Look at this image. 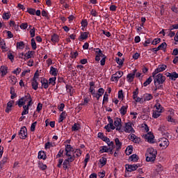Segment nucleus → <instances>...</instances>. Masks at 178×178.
I'll list each match as a JSON object with an SVG mask.
<instances>
[{"mask_svg": "<svg viewBox=\"0 0 178 178\" xmlns=\"http://www.w3.org/2000/svg\"><path fill=\"white\" fill-rule=\"evenodd\" d=\"M169 140L166 138H161L158 141V145L162 149H166L169 147Z\"/></svg>", "mask_w": 178, "mask_h": 178, "instance_id": "obj_5", "label": "nucleus"}, {"mask_svg": "<svg viewBox=\"0 0 178 178\" xmlns=\"http://www.w3.org/2000/svg\"><path fill=\"white\" fill-rule=\"evenodd\" d=\"M38 159H43V161H45V159H47V154H45V152L40 151L38 152Z\"/></svg>", "mask_w": 178, "mask_h": 178, "instance_id": "obj_29", "label": "nucleus"}, {"mask_svg": "<svg viewBox=\"0 0 178 178\" xmlns=\"http://www.w3.org/2000/svg\"><path fill=\"white\" fill-rule=\"evenodd\" d=\"M114 127L118 131L122 130V119L119 118L114 119Z\"/></svg>", "mask_w": 178, "mask_h": 178, "instance_id": "obj_10", "label": "nucleus"}, {"mask_svg": "<svg viewBox=\"0 0 178 178\" xmlns=\"http://www.w3.org/2000/svg\"><path fill=\"white\" fill-rule=\"evenodd\" d=\"M88 161H90V154H87L86 155L85 160H84V163H85L84 168L87 166V164L88 163Z\"/></svg>", "mask_w": 178, "mask_h": 178, "instance_id": "obj_57", "label": "nucleus"}, {"mask_svg": "<svg viewBox=\"0 0 178 178\" xmlns=\"http://www.w3.org/2000/svg\"><path fill=\"white\" fill-rule=\"evenodd\" d=\"M136 72H137V69H134L133 70V73H129L127 76V80L128 83H133L134 81V77H136Z\"/></svg>", "mask_w": 178, "mask_h": 178, "instance_id": "obj_11", "label": "nucleus"}, {"mask_svg": "<svg viewBox=\"0 0 178 178\" xmlns=\"http://www.w3.org/2000/svg\"><path fill=\"white\" fill-rule=\"evenodd\" d=\"M16 45L17 49H24V42H18Z\"/></svg>", "mask_w": 178, "mask_h": 178, "instance_id": "obj_46", "label": "nucleus"}, {"mask_svg": "<svg viewBox=\"0 0 178 178\" xmlns=\"http://www.w3.org/2000/svg\"><path fill=\"white\" fill-rule=\"evenodd\" d=\"M97 101H99V98H101V97L102 95H104V93L105 92V90L102 88H100L98 89L97 90Z\"/></svg>", "mask_w": 178, "mask_h": 178, "instance_id": "obj_34", "label": "nucleus"}, {"mask_svg": "<svg viewBox=\"0 0 178 178\" xmlns=\"http://www.w3.org/2000/svg\"><path fill=\"white\" fill-rule=\"evenodd\" d=\"M101 166H105V165H106V162H107V159H106V157H101L99 161Z\"/></svg>", "mask_w": 178, "mask_h": 178, "instance_id": "obj_43", "label": "nucleus"}, {"mask_svg": "<svg viewBox=\"0 0 178 178\" xmlns=\"http://www.w3.org/2000/svg\"><path fill=\"white\" fill-rule=\"evenodd\" d=\"M129 108V106H122L121 108L120 109V113L122 116H124L127 113V109Z\"/></svg>", "mask_w": 178, "mask_h": 178, "instance_id": "obj_27", "label": "nucleus"}, {"mask_svg": "<svg viewBox=\"0 0 178 178\" xmlns=\"http://www.w3.org/2000/svg\"><path fill=\"white\" fill-rule=\"evenodd\" d=\"M129 140H131V141H133V143H134L135 144H140L141 141V139L135 134H131L129 136Z\"/></svg>", "mask_w": 178, "mask_h": 178, "instance_id": "obj_15", "label": "nucleus"}, {"mask_svg": "<svg viewBox=\"0 0 178 178\" xmlns=\"http://www.w3.org/2000/svg\"><path fill=\"white\" fill-rule=\"evenodd\" d=\"M90 35V32H81L80 35L79 36V38L81 41H83V40H87Z\"/></svg>", "mask_w": 178, "mask_h": 178, "instance_id": "obj_16", "label": "nucleus"}, {"mask_svg": "<svg viewBox=\"0 0 178 178\" xmlns=\"http://www.w3.org/2000/svg\"><path fill=\"white\" fill-rule=\"evenodd\" d=\"M33 56H34V51H29L24 54V60H27V59H31V58H33Z\"/></svg>", "mask_w": 178, "mask_h": 178, "instance_id": "obj_23", "label": "nucleus"}, {"mask_svg": "<svg viewBox=\"0 0 178 178\" xmlns=\"http://www.w3.org/2000/svg\"><path fill=\"white\" fill-rule=\"evenodd\" d=\"M7 56L8 59H10L11 62H13L15 60V55H13L12 53L10 52L7 53Z\"/></svg>", "mask_w": 178, "mask_h": 178, "instance_id": "obj_54", "label": "nucleus"}, {"mask_svg": "<svg viewBox=\"0 0 178 178\" xmlns=\"http://www.w3.org/2000/svg\"><path fill=\"white\" fill-rule=\"evenodd\" d=\"M29 106H26V105L23 106L24 110L22 113V116H24V115H29Z\"/></svg>", "mask_w": 178, "mask_h": 178, "instance_id": "obj_47", "label": "nucleus"}, {"mask_svg": "<svg viewBox=\"0 0 178 178\" xmlns=\"http://www.w3.org/2000/svg\"><path fill=\"white\" fill-rule=\"evenodd\" d=\"M0 72H1V77H4V76H6L8 74V67L5 65H2L0 67Z\"/></svg>", "mask_w": 178, "mask_h": 178, "instance_id": "obj_21", "label": "nucleus"}, {"mask_svg": "<svg viewBox=\"0 0 178 178\" xmlns=\"http://www.w3.org/2000/svg\"><path fill=\"white\" fill-rule=\"evenodd\" d=\"M26 102H27L26 106H31V102H33V99L31 98L30 94H27L22 98L19 99V100L17 102V104L18 105L19 108H22V106L26 105Z\"/></svg>", "mask_w": 178, "mask_h": 178, "instance_id": "obj_3", "label": "nucleus"}, {"mask_svg": "<svg viewBox=\"0 0 178 178\" xmlns=\"http://www.w3.org/2000/svg\"><path fill=\"white\" fill-rule=\"evenodd\" d=\"M94 51L95 52V60L96 62H99L101 60V58H104L105 55L102 53V50H101L99 48L94 49Z\"/></svg>", "mask_w": 178, "mask_h": 178, "instance_id": "obj_9", "label": "nucleus"}, {"mask_svg": "<svg viewBox=\"0 0 178 178\" xmlns=\"http://www.w3.org/2000/svg\"><path fill=\"white\" fill-rule=\"evenodd\" d=\"M135 77H136V79H143L144 77V74L140 72H136L135 73Z\"/></svg>", "mask_w": 178, "mask_h": 178, "instance_id": "obj_53", "label": "nucleus"}, {"mask_svg": "<svg viewBox=\"0 0 178 178\" xmlns=\"http://www.w3.org/2000/svg\"><path fill=\"white\" fill-rule=\"evenodd\" d=\"M152 98H154V97L152 96V94H149V93H145L143 95L144 101H151V99H152Z\"/></svg>", "mask_w": 178, "mask_h": 178, "instance_id": "obj_35", "label": "nucleus"}, {"mask_svg": "<svg viewBox=\"0 0 178 178\" xmlns=\"http://www.w3.org/2000/svg\"><path fill=\"white\" fill-rule=\"evenodd\" d=\"M156 149L149 147L147 149L145 156L147 162H154L156 159Z\"/></svg>", "mask_w": 178, "mask_h": 178, "instance_id": "obj_4", "label": "nucleus"}, {"mask_svg": "<svg viewBox=\"0 0 178 178\" xmlns=\"http://www.w3.org/2000/svg\"><path fill=\"white\" fill-rule=\"evenodd\" d=\"M161 42V38H155L154 40H152V45H156Z\"/></svg>", "mask_w": 178, "mask_h": 178, "instance_id": "obj_61", "label": "nucleus"}, {"mask_svg": "<svg viewBox=\"0 0 178 178\" xmlns=\"http://www.w3.org/2000/svg\"><path fill=\"white\" fill-rule=\"evenodd\" d=\"M50 74L54 76V77H56L58 76V69L54 67H50Z\"/></svg>", "mask_w": 178, "mask_h": 178, "instance_id": "obj_32", "label": "nucleus"}, {"mask_svg": "<svg viewBox=\"0 0 178 178\" xmlns=\"http://www.w3.org/2000/svg\"><path fill=\"white\" fill-rule=\"evenodd\" d=\"M166 70V65H159V67L152 72V76H156L160 72Z\"/></svg>", "mask_w": 178, "mask_h": 178, "instance_id": "obj_14", "label": "nucleus"}, {"mask_svg": "<svg viewBox=\"0 0 178 178\" xmlns=\"http://www.w3.org/2000/svg\"><path fill=\"white\" fill-rule=\"evenodd\" d=\"M37 127V122H35L31 125V131H35V127Z\"/></svg>", "mask_w": 178, "mask_h": 178, "instance_id": "obj_62", "label": "nucleus"}, {"mask_svg": "<svg viewBox=\"0 0 178 178\" xmlns=\"http://www.w3.org/2000/svg\"><path fill=\"white\" fill-rule=\"evenodd\" d=\"M140 164H132V165H127L126 166V169L128 172H134L138 169Z\"/></svg>", "mask_w": 178, "mask_h": 178, "instance_id": "obj_13", "label": "nucleus"}, {"mask_svg": "<svg viewBox=\"0 0 178 178\" xmlns=\"http://www.w3.org/2000/svg\"><path fill=\"white\" fill-rule=\"evenodd\" d=\"M67 116V113H66V111H63L60 115V117L58 119V123H62V122H63V120L66 119Z\"/></svg>", "mask_w": 178, "mask_h": 178, "instance_id": "obj_24", "label": "nucleus"}, {"mask_svg": "<svg viewBox=\"0 0 178 178\" xmlns=\"http://www.w3.org/2000/svg\"><path fill=\"white\" fill-rule=\"evenodd\" d=\"M90 101H91V96L85 97H83V101H82L81 103L79 104V105L81 106H88Z\"/></svg>", "mask_w": 178, "mask_h": 178, "instance_id": "obj_17", "label": "nucleus"}, {"mask_svg": "<svg viewBox=\"0 0 178 178\" xmlns=\"http://www.w3.org/2000/svg\"><path fill=\"white\" fill-rule=\"evenodd\" d=\"M47 81L49 82V86H55V84H56V76L49 78Z\"/></svg>", "mask_w": 178, "mask_h": 178, "instance_id": "obj_36", "label": "nucleus"}, {"mask_svg": "<svg viewBox=\"0 0 178 178\" xmlns=\"http://www.w3.org/2000/svg\"><path fill=\"white\" fill-rule=\"evenodd\" d=\"M63 152L64 150L63 149H60L56 155V158H61V156H63Z\"/></svg>", "mask_w": 178, "mask_h": 178, "instance_id": "obj_64", "label": "nucleus"}, {"mask_svg": "<svg viewBox=\"0 0 178 178\" xmlns=\"http://www.w3.org/2000/svg\"><path fill=\"white\" fill-rule=\"evenodd\" d=\"M40 83L42 84V88H44V90H47L48 87H49V83L48 82V79L44 78L40 81Z\"/></svg>", "mask_w": 178, "mask_h": 178, "instance_id": "obj_20", "label": "nucleus"}, {"mask_svg": "<svg viewBox=\"0 0 178 178\" xmlns=\"http://www.w3.org/2000/svg\"><path fill=\"white\" fill-rule=\"evenodd\" d=\"M20 72H22V68L17 67L13 71V74H16V76H17L18 74H20Z\"/></svg>", "mask_w": 178, "mask_h": 178, "instance_id": "obj_59", "label": "nucleus"}, {"mask_svg": "<svg viewBox=\"0 0 178 178\" xmlns=\"http://www.w3.org/2000/svg\"><path fill=\"white\" fill-rule=\"evenodd\" d=\"M31 47H32V49L33 50L37 49V43H35V40H34V38L31 39Z\"/></svg>", "mask_w": 178, "mask_h": 178, "instance_id": "obj_55", "label": "nucleus"}, {"mask_svg": "<svg viewBox=\"0 0 178 178\" xmlns=\"http://www.w3.org/2000/svg\"><path fill=\"white\" fill-rule=\"evenodd\" d=\"M156 102L152 111V118H154V119H158L163 113V107L161 105L159 101L156 100Z\"/></svg>", "mask_w": 178, "mask_h": 178, "instance_id": "obj_2", "label": "nucleus"}, {"mask_svg": "<svg viewBox=\"0 0 178 178\" xmlns=\"http://www.w3.org/2000/svg\"><path fill=\"white\" fill-rule=\"evenodd\" d=\"M108 151H109V148H108V146H102L99 150V152L101 154H104V152H108Z\"/></svg>", "mask_w": 178, "mask_h": 178, "instance_id": "obj_51", "label": "nucleus"}, {"mask_svg": "<svg viewBox=\"0 0 178 178\" xmlns=\"http://www.w3.org/2000/svg\"><path fill=\"white\" fill-rule=\"evenodd\" d=\"M79 56V52L77 51H72L70 53V58H72V59H76V58H77Z\"/></svg>", "mask_w": 178, "mask_h": 178, "instance_id": "obj_52", "label": "nucleus"}, {"mask_svg": "<svg viewBox=\"0 0 178 178\" xmlns=\"http://www.w3.org/2000/svg\"><path fill=\"white\" fill-rule=\"evenodd\" d=\"M143 138H145V141H147V143H149L150 144H154V143H155V136H154V134L151 132L143 135Z\"/></svg>", "mask_w": 178, "mask_h": 178, "instance_id": "obj_8", "label": "nucleus"}, {"mask_svg": "<svg viewBox=\"0 0 178 178\" xmlns=\"http://www.w3.org/2000/svg\"><path fill=\"white\" fill-rule=\"evenodd\" d=\"M54 147H55L54 143H53L52 142H47L44 145V149H50Z\"/></svg>", "mask_w": 178, "mask_h": 178, "instance_id": "obj_37", "label": "nucleus"}, {"mask_svg": "<svg viewBox=\"0 0 178 178\" xmlns=\"http://www.w3.org/2000/svg\"><path fill=\"white\" fill-rule=\"evenodd\" d=\"M89 86H90L89 92H90V94L95 92V82L94 81L90 82Z\"/></svg>", "mask_w": 178, "mask_h": 178, "instance_id": "obj_26", "label": "nucleus"}, {"mask_svg": "<svg viewBox=\"0 0 178 178\" xmlns=\"http://www.w3.org/2000/svg\"><path fill=\"white\" fill-rule=\"evenodd\" d=\"M74 156L76 158H79L80 156H81V154H83V152L80 149H76L74 151Z\"/></svg>", "mask_w": 178, "mask_h": 178, "instance_id": "obj_49", "label": "nucleus"}, {"mask_svg": "<svg viewBox=\"0 0 178 178\" xmlns=\"http://www.w3.org/2000/svg\"><path fill=\"white\" fill-rule=\"evenodd\" d=\"M13 105H15V101H13V100H10L7 103V106L6 108V113H9V112H10V111H12V108H13Z\"/></svg>", "mask_w": 178, "mask_h": 178, "instance_id": "obj_18", "label": "nucleus"}, {"mask_svg": "<svg viewBox=\"0 0 178 178\" xmlns=\"http://www.w3.org/2000/svg\"><path fill=\"white\" fill-rule=\"evenodd\" d=\"M152 77L154 79L155 91L159 90V88H162V87H163V83H165V80H166V77L162 74H158L157 75L152 76Z\"/></svg>", "mask_w": 178, "mask_h": 178, "instance_id": "obj_1", "label": "nucleus"}, {"mask_svg": "<svg viewBox=\"0 0 178 178\" xmlns=\"http://www.w3.org/2000/svg\"><path fill=\"white\" fill-rule=\"evenodd\" d=\"M10 16H12L10 13H4L3 14L2 18L4 19V20H9V19H10Z\"/></svg>", "mask_w": 178, "mask_h": 178, "instance_id": "obj_50", "label": "nucleus"}, {"mask_svg": "<svg viewBox=\"0 0 178 178\" xmlns=\"http://www.w3.org/2000/svg\"><path fill=\"white\" fill-rule=\"evenodd\" d=\"M0 48L2 49L3 52H8V51H9V48L6 47V43L3 40H0Z\"/></svg>", "mask_w": 178, "mask_h": 178, "instance_id": "obj_19", "label": "nucleus"}, {"mask_svg": "<svg viewBox=\"0 0 178 178\" xmlns=\"http://www.w3.org/2000/svg\"><path fill=\"white\" fill-rule=\"evenodd\" d=\"M115 145H116V151H119V149H121L122 143L118 138L115 139Z\"/></svg>", "mask_w": 178, "mask_h": 178, "instance_id": "obj_33", "label": "nucleus"}, {"mask_svg": "<svg viewBox=\"0 0 178 178\" xmlns=\"http://www.w3.org/2000/svg\"><path fill=\"white\" fill-rule=\"evenodd\" d=\"M74 149L73 147H72V145H67L65 146V155H70V154H71V152H73Z\"/></svg>", "mask_w": 178, "mask_h": 178, "instance_id": "obj_28", "label": "nucleus"}, {"mask_svg": "<svg viewBox=\"0 0 178 178\" xmlns=\"http://www.w3.org/2000/svg\"><path fill=\"white\" fill-rule=\"evenodd\" d=\"M51 41L54 44L59 42V35L56 33L53 34L51 38Z\"/></svg>", "mask_w": 178, "mask_h": 178, "instance_id": "obj_22", "label": "nucleus"}, {"mask_svg": "<svg viewBox=\"0 0 178 178\" xmlns=\"http://www.w3.org/2000/svg\"><path fill=\"white\" fill-rule=\"evenodd\" d=\"M66 156H68L67 159H66L65 160L70 163H72L74 161V158H76V156L74 155H72L71 153H70V155H66Z\"/></svg>", "mask_w": 178, "mask_h": 178, "instance_id": "obj_45", "label": "nucleus"}, {"mask_svg": "<svg viewBox=\"0 0 178 178\" xmlns=\"http://www.w3.org/2000/svg\"><path fill=\"white\" fill-rule=\"evenodd\" d=\"M9 79H10L9 83H10L12 86L16 85V83H17V78H16V76L13 75H10L9 76Z\"/></svg>", "mask_w": 178, "mask_h": 178, "instance_id": "obj_30", "label": "nucleus"}, {"mask_svg": "<svg viewBox=\"0 0 178 178\" xmlns=\"http://www.w3.org/2000/svg\"><path fill=\"white\" fill-rule=\"evenodd\" d=\"M109 126L112 127V130H115V126L113 125V119L111 116L107 117Z\"/></svg>", "mask_w": 178, "mask_h": 178, "instance_id": "obj_44", "label": "nucleus"}, {"mask_svg": "<svg viewBox=\"0 0 178 178\" xmlns=\"http://www.w3.org/2000/svg\"><path fill=\"white\" fill-rule=\"evenodd\" d=\"M124 131H125V133H135L134 129H133V127L131 126V123L127 122L125 124Z\"/></svg>", "mask_w": 178, "mask_h": 178, "instance_id": "obj_12", "label": "nucleus"}, {"mask_svg": "<svg viewBox=\"0 0 178 178\" xmlns=\"http://www.w3.org/2000/svg\"><path fill=\"white\" fill-rule=\"evenodd\" d=\"M123 62H124V59H120L119 58H116V63L120 66H123Z\"/></svg>", "mask_w": 178, "mask_h": 178, "instance_id": "obj_58", "label": "nucleus"}, {"mask_svg": "<svg viewBox=\"0 0 178 178\" xmlns=\"http://www.w3.org/2000/svg\"><path fill=\"white\" fill-rule=\"evenodd\" d=\"M29 33L31 38H34V37H35V28L31 29Z\"/></svg>", "mask_w": 178, "mask_h": 178, "instance_id": "obj_56", "label": "nucleus"}, {"mask_svg": "<svg viewBox=\"0 0 178 178\" xmlns=\"http://www.w3.org/2000/svg\"><path fill=\"white\" fill-rule=\"evenodd\" d=\"M129 161H131V162H137L138 161V156L137 154H132L129 156Z\"/></svg>", "mask_w": 178, "mask_h": 178, "instance_id": "obj_42", "label": "nucleus"}, {"mask_svg": "<svg viewBox=\"0 0 178 178\" xmlns=\"http://www.w3.org/2000/svg\"><path fill=\"white\" fill-rule=\"evenodd\" d=\"M167 77H169L171 80H176V79H178V74L176 72L168 73Z\"/></svg>", "mask_w": 178, "mask_h": 178, "instance_id": "obj_25", "label": "nucleus"}, {"mask_svg": "<svg viewBox=\"0 0 178 178\" xmlns=\"http://www.w3.org/2000/svg\"><path fill=\"white\" fill-rule=\"evenodd\" d=\"M19 138L22 140H26L29 134L27 132V128L26 127H21L19 133H18Z\"/></svg>", "mask_w": 178, "mask_h": 178, "instance_id": "obj_6", "label": "nucleus"}, {"mask_svg": "<svg viewBox=\"0 0 178 178\" xmlns=\"http://www.w3.org/2000/svg\"><path fill=\"white\" fill-rule=\"evenodd\" d=\"M166 47H168V44H166V42H163L159 46V48L160 50L165 49Z\"/></svg>", "mask_w": 178, "mask_h": 178, "instance_id": "obj_63", "label": "nucleus"}, {"mask_svg": "<svg viewBox=\"0 0 178 178\" xmlns=\"http://www.w3.org/2000/svg\"><path fill=\"white\" fill-rule=\"evenodd\" d=\"M10 94L11 95V99H15L17 95H16V92H15V88L11 87L10 90Z\"/></svg>", "mask_w": 178, "mask_h": 178, "instance_id": "obj_40", "label": "nucleus"}, {"mask_svg": "<svg viewBox=\"0 0 178 178\" xmlns=\"http://www.w3.org/2000/svg\"><path fill=\"white\" fill-rule=\"evenodd\" d=\"M31 86L32 88L35 90V91L38 90V81H37V79H32Z\"/></svg>", "mask_w": 178, "mask_h": 178, "instance_id": "obj_31", "label": "nucleus"}, {"mask_svg": "<svg viewBox=\"0 0 178 178\" xmlns=\"http://www.w3.org/2000/svg\"><path fill=\"white\" fill-rule=\"evenodd\" d=\"M152 83V76H149L144 83H143V87H147V86H149V83Z\"/></svg>", "mask_w": 178, "mask_h": 178, "instance_id": "obj_48", "label": "nucleus"}, {"mask_svg": "<svg viewBox=\"0 0 178 178\" xmlns=\"http://www.w3.org/2000/svg\"><path fill=\"white\" fill-rule=\"evenodd\" d=\"M167 122H170V123H177V120L176 119L173 118V116L172 115H168L166 118Z\"/></svg>", "mask_w": 178, "mask_h": 178, "instance_id": "obj_38", "label": "nucleus"}, {"mask_svg": "<svg viewBox=\"0 0 178 178\" xmlns=\"http://www.w3.org/2000/svg\"><path fill=\"white\" fill-rule=\"evenodd\" d=\"M126 155H131L133 154V146H128L125 150Z\"/></svg>", "mask_w": 178, "mask_h": 178, "instance_id": "obj_39", "label": "nucleus"}, {"mask_svg": "<svg viewBox=\"0 0 178 178\" xmlns=\"http://www.w3.org/2000/svg\"><path fill=\"white\" fill-rule=\"evenodd\" d=\"M27 12L28 13H29V15H35V9L34 8H27Z\"/></svg>", "mask_w": 178, "mask_h": 178, "instance_id": "obj_60", "label": "nucleus"}, {"mask_svg": "<svg viewBox=\"0 0 178 178\" xmlns=\"http://www.w3.org/2000/svg\"><path fill=\"white\" fill-rule=\"evenodd\" d=\"M124 73L122 71H118L115 74L111 75V81H113L115 83H118L119 81V79H120L123 76Z\"/></svg>", "mask_w": 178, "mask_h": 178, "instance_id": "obj_7", "label": "nucleus"}, {"mask_svg": "<svg viewBox=\"0 0 178 178\" xmlns=\"http://www.w3.org/2000/svg\"><path fill=\"white\" fill-rule=\"evenodd\" d=\"M80 124L74 123L72 127V131H79L80 130Z\"/></svg>", "mask_w": 178, "mask_h": 178, "instance_id": "obj_41", "label": "nucleus"}]
</instances>
